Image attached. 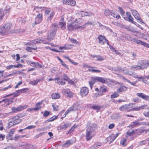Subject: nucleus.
<instances>
[{"label": "nucleus", "instance_id": "6ab92c4d", "mask_svg": "<svg viewBox=\"0 0 149 149\" xmlns=\"http://www.w3.org/2000/svg\"><path fill=\"white\" fill-rule=\"evenodd\" d=\"M56 33L54 31H51L48 35L47 39L48 40H52L55 35Z\"/></svg>", "mask_w": 149, "mask_h": 149}, {"label": "nucleus", "instance_id": "3c124183", "mask_svg": "<svg viewBox=\"0 0 149 149\" xmlns=\"http://www.w3.org/2000/svg\"><path fill=\"white\" fill-rule=\"evenodd\" d=\"M92 108L94 110H96L97 111L100 110L101 107L98 105H93L92 107Z\"/></svg>", "mask_w": 149, "mask_h": 149}, {"label": "nucleus", "instance_id": "2eb2a0df", "mask_svg": "<svg viewBox=\"0 0 149 149\" xmlns=\"http://www.w3.org/2000/svg\"><path fill=\"white\" fill-rule=\"evenodd\" d=\"M28 90L27 88H24L17 91L16 93H14V97H16L19 95L21 93H23Z\"/></svg>", "mask_w": 149, "mask_h": 149}, {"label": "nucleus", "instance_id": "c85d7f7f", "mask_svg": "<svg viewBox=\"0 0 149 149\" xmlns=\"http://www.w3.org/2000/svg\"><path fill=\"white\" fill-rule=\"evenodd\" d=\"M28 143H22L18 144V146L22 147L23 148L26 149L27 147Z\"/></svg>", "mask_w": 149, "mask_h": 149}, {"label": "nucleus", "instance_id": "864d4df0", "mask_svg": "<svg viewBox=\"0 0 149 149\" xmlns=\"http://www.w3.org/2000/svg\"><path fill=\"white\" fill-rule=\"evenodd\" d=\"M134 104L133 103H130L129 104H125L127 109L131 108L132 107V106L134 105Z\"/></svg>", "mask_w": 149, "mask_h": 149}, {"label": "nucleus", "instance_id": "dca6fc26", "mask_svg": "<svg viewBox=\"0 0 149 149\" xmlns=\"http://www.w3.org/2000/svg\"><path fill=\"white\" fill-rule=\"evenodd\" d=\"M55 82L58 84H61V85H64L65 82L63 79H61L59 78L58 77L55 78Z\"/></svg>", "mask_w": 149, "mask_h": 149}, {"label": "nucleus", "instance_id": "5701e85b", "mask_svg": "<svg viewBox=\"0 0 149 149\" xmlns=\"http://www.w3.org/2000/svg\"><path fill=\"white\" fill-rule=\"evenodd\" d=\"M147 104H144L141 105L139 107H136L133 108L134 111H139L140 110L142 109H144V108L147 107Z\"/></svg>", "mask_w": 149, "mask_h": 149}, {"label": "nucleus", "instance_id": "0eeeda50", "mask_svg": "<svg viewBox=\"0 0 149 149\" xmlns=\"http://www.w3.org/2000/svg\"><path fill=\"white\" fill-rule=\"evenodd\" d=\"M42 20V14L39 13L37 15L35 19V24H40Z\"/></svg>", "mask_w": 149, "mask_h": 149}, {"label": "nucleus", "instance_id": "8fccbe9b", "mask_svg": "<svg viewBox=\"0 0 149 149\" xmlns=\"http://www.w3.org/2000/svg\"><path fill=\"white\" fill-rule=\"evenodd\" d=\"M6 33V32L4 29H3L0 27V36L1 35L2 36L4 35Z\"/></svg>", "mask_w": 149, "mask_h": 149}, {"label": "nucleus", "instance_id": "a18cd8bd", "mask_svg": "<svg viewBox=\"0 0 149 149\" xmlns=\"http://www.w3.org/2000/svg\"><path fill=\"white\" fill-rule=\"evenodd\" d=\"M123 78L124 80H125L126 81L129 83L131 85L134 86H135V84L137 82V81H136L134 82L133 83H132L124 77H123Z\"/></svg>", "mask_w": 149, "mask_h": 149}, {"label": "nucleus", "instance_id": "f3484780", "mask_svg": "<svg viewBox=\"0 0 149 149\" xmlns=\"http://www.w3.org/2000/svg\"><path fill=\"white\" fill-rule=\"evenodd\" d=\"M13 98H6L3 99L2 100V102H4L5 103H6V105L8 106L10 105V104L13 103Z\"/></svg>", "mask_w": 149, "mask_h": 149}, {"label": "nucleus", "instance_id": "6e6d98bb", "mask_svg": "<svg viewBox=\"0 0 149 149\" xmlns=\"http://www.w3.org/2000/svg\"><path fill=\"white\" fill-rule=\"evenodd\" d=\"M93 145L94 146L95 148H98L99 147L101 146V143L99 142H97L96 143Z\"/></svg>", "mask_w": 149, "mask_h": 149}, {"label": "nucleus", "instance_id": "9b49d317", "mask_svg": "<svg viewBox=\"0 0 149 149\" xmlns=\"http://www.w3.org/2000/svg\"><path fill=\"white\" fill-rule=\"evenodd\" d=\"M99 43L101 45H104L105 43V41H107L105 37L102 35H100L98 37Z\"/></svg>", "mask_w": 149, "mask_h": 149}, {"label": "nucleus", "instance_id": "79ce46f5", "mask_svg": "<svg viewBox=\"0 0 149 149\" xmlns=\"http://www.w3.org/2000/svg\"><path fill=\"white\" fill-rule=\"evenodd\" d=\"M119 133H117L116 135H114L113 134H111L109 136V138L110 137H112L113 139L112 140V141H113L118 135Z\"/></svg>", "mask_w": 149, "mask_h": 149}, {"label": "nucleus", "instance_id": "37998d69", "mask_svg": "<svg viewBox=\"0 0 149 149\" xmlns=\"http://www.w3.org/2000/svg\"><path fill=\"white\" fill-rule=\"evenodd\" d=\"M104 14L106 16L110 15L111 14L112 11L108 9H106L104 11Z\"/></svg>", "mask_w": 149, "mask_h": 149}, {"label": "nucleus", "instance_id": "a211bd4d", "mask_svg": "<svg viewBox=\"0 0 149 149\" xmlns=\"http://www.w3.org/2000/svg\"><path fill=\"white\" fill-rule=\"evenodd\" d=\"M96 77H91V80L89 82V84L91 89H92L93 86L94 85V84L97 81V80H96Z\"/></svg>", "mask_w": 149, "mask_h": 149}, {"label": "nucleus", "instance_id": "680f3d73", "mask_svg": "<svg viewBox=\"0 0 149 149\" xmlns=\"http://www.w3.org/2000/svg\"><path fill=\"white\" fill-rule=\"evenodd\" d=\"M118 96V94L117 93H115L111 95V97L112 98H115Z\"/></svg>", "mask_w": 149, "mask_h": 149}, {"label": "nucleus", "instance_id": "ea45409f", "mask_svg": "<svg viewBox=\"0 0 149 149\" xmlns=\"http://www.w3.org/2000/svg\"><path fill=\"white\" fill-rule=\"evenodd\" d=\"M40 81V79H38L30 82V83L33 85L37 84L38 82Z\"/></svg>", "mask_w": 149, "mask_h": 149}, {"label": "nucleus", "instance_id": "de8ad7c7", "mask_svg": "<svg viewBox=\"0 0 149 149\" xmlns=\"http://www.w3.org/2000/svg\"><path fill=\"white\" fill-rule=\"evenodd\" d=\"M96 57L97 58L96 60L99 61H102L104 60V58L100 56L97 55Z\"/></svg>", "mask_w": 149, "mask_h": 149}, {"label": "nucleus", "instance_id": "ddd939ff", "mask_svg": "<svg viewBox=\"0 0 149 149\" xmlns=\"http://www.w3.org/2000/svg\"><path fill=\"white\" fill-rule=\"evenodd\" d=\"M11 118L15 125L19 123L22 121L21 120L18 116H15Z\"/></svg>", "mask_w": 149, "mask_h": 149}, {"label": "nucleus", "instance_id": "aec40b11", "mask_svg": "<svg viewBox=\"0 0 149 149\" xmlns=\"http://www.w3.org/2000/svg\"><path fill=\"white\" fill-rule=\"evenodd\" d=\"M141 123H139L137 120H135L134 122L131 123L129 127H130L133 128L136 127L137 126L140 125Z\"/></svg>", "mask_w": 149, "mask_h": 149}, {"label": "nucleus", "instance_id": "c03bdc74", "mask_svg": "<svg viewBox=\"0 0 149 149\" xmlns=\"http://www.w3.org/2000/svg\"><path fill=\"white\" fill-rule=\"evenodd\" d=\"M111 15L114 17H116L118 19L120 18V17L119 14H116L114 13H112V12Z\"/></svg>", "mask_w": 149, "mask_h": 149}, {"label": "nucleus", "instance_id": "b1692460", "mask_svg": "<svg viewBox=\"0 0 149 149\" xmlns=\"http://www.w3.org/2000/svg\"><path fill=\"white\" fill-rule=\"evenodd\" d=\"M12 26V24L10 23L6 24L3 26V29L6 32Z\"/></svg>", "mask_w": 149, "mask_h": 149}, {"label": "nucleus", "instance_id": "473e14b6", "mask_svg": "<svg viewBox=\"0 0 149 149\" xmlns=\"http://www.w3.org/2000/svg\"><path fill=\"white\" fill-rule=\"evenodd\" d=\"M27 107V105H25L22 106H19L18 107L17 109L18 112L21 111L24 109H26Z\"/></svg>", "mask_w": 149, "mask_h": 149}, {"label": "nucleus", "instance_id": "2f4dec72", "mask_svg": "<svg viewBox=\"0 0 149 149\" xmlns=\"http://www.w3.org/2000/svg\"><path fill=\"white\" fill-rule=\"evenodd\" d=\"M65 24L62 22L59 23L58 26V28H61L62 29L64 30L65 29Z\"/></svg>", "mask_w": 149, "mask_h": 149}, {"label": "nucleus", "instance_id": "393cba45", "mask_svg": "<svg viewBox=\"0 0 149 149\" xmlns=\"http://www.w3.org/2000/svg\"><path fill=\"white\" fill-rule=\"evenodd\" d=\"M141 68L139 65H132L130 67V69L132 70H138L141 69Z\"/></svg>", "mask_w": 149, "mask_h": 149}, {"label": "nucleus", "instance_id": "39448f33", "mask_svg": "<svg viewBox=\"0 0 149 149\" xmlns=\"http://www.w3.org/2000/svg\"><path fill=\"white\" fill-rule=\"evenodd\" d=\"M131 11L132 15L138 21L140 22H142V19L140 17V15L136 10H131Z\"/></svg>", "mask_w": 149, "mask_h": 149}, {"label": "nucleus", "instance_id": "e433bc0d", "mask_svg": "<svg viewBox=\"0 0 149 149\" xmlns=\"http://www.w3.org/2000/svg\"><path fill=\"white\" fill-rule=\"evenodd\" d=\"M42 104V102H38L36 104V107L34 108H36V110H38L41 108L40 105H41Z\"/></svg>", "mask_w": 149, "mask_h": 149}, {"label": "nucleus", "instance_id": "6e6552de", "mask_svg": "<svg viewBox=\"0 0 149 149\" xmlns=\"http://www.w3.org/2000/svg\"><path fill=\"white\" fill-rule=\"evenodd\" d=\"M63 3L71 6H75L76 4V2L74 0H63Z\"/></svg>", "mask_w": 149, "mask_h": 149}, {"label": "nucleus", "instance_id": "603ef678", "mask_svg": "<svg viewBox=\"0 0 149 149\" xmlns=\"http://www.w3.org/2000/svg\"><path fill=\"white\" fill-rule=\"evenodd\" d=\"M118 10L120 13L122 15H124L125 14V11L123 10L122 8L120 7H118Z\"/></svg>", "mask_w": 149, "mask_h": 149}, {"label": "nucleus", "instance_id": "c756f323", "mask_svg": "<svg viewBox=\"0 0 149 149\" xmlns=\"http://www.w3.org/2000/svg\"><path fill=\"white\" fill-rule=\"evenodd\" d=\"M135 133V132L133 130H128L126 133V135L130 136L132 135Z\"/></svg>", "mask_w": 149, "mask_h": 149}, {"label": "nucleus", "instance_id": "f03ea898", "mask_svg": "<svg viewBox=\"0 0 149 149\" xmlns=\"http://www.w3.org/2000/svg\"><path fill=\"white\" fill-rule=\"evenodd\" d=\"M81 19H76L75 21L68 23L67 24L68 29V31H72L74 29H79L81 26H80V24L81 23Z\"/></svg>", "mask_w": 149, "mask_h": 149}, {"label": "nucleus", "instance_id": "7ed1b4c3", "mask_svg": "<svg viewBox=\"0 0 149 149\" xmlns=\"http://www.w3.org/2000/svg\"><path fill=\"white\" fill-rule=\"evenodd\" d=\"M128 40L129 41H133L138 44H140L141 45H143L144 46L146 47H149V44L146 43V42L141 41L140 40H138L135 38H133L130 36Z\"/></svg>", "mask_w": 149, "mask_h": 149}, {"label": "nucleus", "instance_id": "4be33fe9", "mask_svg": "<svg viewBox=\"0 0 149 149\" xmlns=\"http://www.w3.org/2000/svg\"><path fill=\"white\" fill-rule=\"evenodd\" d=\"M63 91L64 93L67 96L70 97H72L73 95L72 93L71 92L69 89H66L64 90Z\"/></svg>", "mask_w": 149, "mask_h": 149}, {"label": "nucleus", "instance_id": "4d7b16f0", "mask_svg": "<svg viewBox=\"0 0 149 149\" xmlns=\"http://www.w3.org/2000/svg\"><path fill=\"white\" fill-rule=\"evenodd\" d=\"M76 127L75 125H74L68 131V134H70L74 130L75 128Z\"/></svg>", "mask_w": 149, "mask_h": 149}, {"label": "nucleus", "instance_id": "1a4fd4ad", "mask_svg": "<svg viewBox=\"0 0 149 149\" xmlns=\"http://www.w3.org/2000/svg\"><path fill=\"white\" fill-rule=\"evenodd\" d=\"M96 80H97V81H99L103 83H106L110 81L109 79L102 77H96Z\"/></svg>", "mask_w": 149, "mask_h": 149}, {"label": "nucleus", "instance_id": "49530a36", "mask_svg": "<svg viewBox=\"0 0 149 149\" xmlns=\"http://www.w3.org/2000/svg\"><path fill=\"white\" fill-rule=\"evenodd\" d=\"M26 135H15L14 137L15 140H17L21 139L25 136Z\"/></svg>", "mask_w": 149, "mask_h": 149}, {"label": "nucleus", "instance_id": "4468645a", "mask_svg": "<svg viewBox=\"0 0 149 149\" xmlns=\"http://www.w3.org/2000/svg\"><path fill=\"white\" fill-rule=\"evenodd\" d=\"M43 43L44 44H47L48 42H45L42 39H37L35 40L32 41L30 44L32 45L33 43L36 44V43Z\"/></svg>", "mask_w": 149, "mask_h": 149}, {"label": "nucleus", "instance_id": "338daca9", "mask_svg": "<svg viewBox=\"0 0 149 149\" xmlns=\"http://www.w3.org/2000/svg\"><path fill=\"white\" fill-rule=\"evenodd\" d=\"M52 106L54 110L57 111L58 110V106L55 104H52Z\"/></svg>", "mask_w": 149, "mask_h": 149}, {"label": "nucleus", "instance_id": "20e7f679", "mask_svg": "<svg viewBox=\"0 0 149 149\" xmlns=\"http://www.w3.org/2000/svg\"><path fill=\"white\" fill-rule=\"evenodd\" d=\"M139 65L141 68V70H143L147 68L146 61L144 60H140L138 61Z\"/></svg>", "mask_w": 149, "mask_h": 149}, {"label": "nucleus", "instance_id": "09e8293b", "mask_svg": "<svg viewBox=\"0 0 149 149\" xmlns=\"http://www.w3.org/2000/svg\"><path fill=\"white\" fill-rule=\"evenodd\" d=\"M37 49V47H35V48H33V47H26V50L29 52H31L32 50V49L33 50H36Z\"/></svg>", "mask_w": 149, "mask_h": 149}, {"label": "nucleus", "instance_id": "a878e982", "mask_svg": "<svg viewBox=\"0 0 149 149\" xmlns=\"http://www.w3.org/2000/svg\"><path fill=\"white\" fill-rule=\"evenodd\" d=\"M52 98L54 99H56L60 98V95L59 93H53L52 94Z\"/></svg>", "mask_w": 149, "mask_h": 149}, {"label": "nucleus", "instance_id": "412c9836", "mask_svg": "<svg viewBox=\"0 0 149 149\" xmlns=\"http://www.w3.org/2000/svg\"><path fill=\"white\" fill-rule=\"evenodd\" d=\"M127 90V88L125 86H121L117 89V91L118 92H122L126 91Z\"/></svg>", "mask_w": 149, "mask_h": 149}, {"label": "nucleus", "instance_id": "c9c22d12", "mask_svg": "<svg viewBox=\"0 0 149 149\" xmlns=\"http://www.w3.org/2000/svg\"><path fill=\"white\" fill-rule=\"evenodd\" d=\"M15 132V129H11L9 132L8 134V136L9 137H12L14 134Z\"/></svg>", "mask_w": 149, "mask_h": 149}, {"label": "nucleus", "instance_id": "f257e3e1", "mask_svg": "<svg viewBox=\"0 0 149 149\" xmlns=\"http://www.w3.org/2000/svg\"><path fill=\"white\" fill-rule=\"evenodd\" d=\"M85 137L87 141L91 139L95 134V131L97 127L95 124H91L90 122H88Z\"/></svg>", "mask_w": 149, "mask_h": 149}, {"label": "nucleus", "instance_id": "cd10ccee", "mask_svg": "<svg viewBox=\"0 0 149 149\" xmlns=\"http://www.w3.org/2000/svg\"><path fill=\"white\" fill-rule=\"evenodd\" d=\"M73 143L70 140H69L66 141L63 144L62 146L63 147H66L72 144Z\"/></svg>", "mask_w": 149, "mask_h": 149}, {"label": "nucleus", "instance_id": "69168bd1", "mask_svg": "<svg viewBox=\"0 0 149 149\" xmlns=\"http://www.w3.org/2000/svg\"><path fill=\"white\" fill-rule=\"evenodd\" d=\"M119 109L120 111H124L127 109L125 104L121 106Z\"/></svg>", "mask_w": 149, "mask_h": 149}, {"label": "nucleus", "instance_id": "bb28decb", "mask_svg": "<svg viewBox=\"0 0 149 149\" xmlns=\"http://www.w3.org/2000/svg\"><path fill=\"white\" fill-rule=\"evenodd\" d=\"M52 30V31H54L56 33V31L58 28V25L56 23H54L51 25Z\"/></svg>", "mask_w": 149, "mask_h": 149}, {"label": "nucleus", "instance_id": "4c0bfd02", "mask_svg": "<svg viewBox=\"0 0 149 149\" xmlns=\"http://www.w3.org/2000/svg\"><path fill=\"white\" fill-rule=\"evenodd\" d=\"M26 62L28 65L33 67H35L36 63L32 61H26Z\"/></svg>", "mask_w": 149, "mask_h": 149}, {"label": "nucleus", "instance_id": "0e129e2a", "mask_svg": "<svg viewBox=\"0 0 149 149\" xmlns=\"http://www.w3.org/2000/svg\"><path fill=\"white\" fill-rule=\"evenodd\" d=\"M36 127V126L34 125H29L27 127H26L24 129H33L35 128Z\"/></svg>", "mask_w": 149, "mask_h": 149}, {"label": "nucleus", "instance_id": "7c9ffc66", "mask_svg": "<svg viewBox=\"0 0 149 149\" xmlns=\"http://www.w3.org/2000/svg\"><path fill=\"white\" fill-rule=\"evenodd\" d=\"M127 140L126 139H123L120 140V144H121L123 146H126L127 144Z\"/></svg>", "mask_w": 149, "mask_h": 149}, {"label": "nucleus", "instance_id": "a19ab883", "mask_svg": "<svg viewBox=\"0 0 149 149\" xmlns=\"http://www.w3.org/2000/svg\"><path fill=\"white\" fill-rule=\"evenodd\" d=\"M120 117L119 114L116 113L113 115L111 116V118L113 119H116L120 118Z\"/></svg>", "mask_w": 149, "mask_h": 149}, {"label": "nucleus", "instance_id": "052dcab7", "mask_svg": "<svg viewBox=\"0 0 149 149\" xmlns=\"http://www.w3.org/2000/svg\"><path fill=\"white\" fill-rule=\"evenodd\" d=\"M146 140H144L142 141H140L138 143V145L141 146L146 144Z\"/></svg>", "mask_w": 149, "mask_h": 149}, {"label": "nucleus", "instance_id": "774afa93", "mask_svg": "<svg viewBox=\"0 0 149 149\" xmlns=\"http://www.w3.org/2000/svg\"><path fill=\"white\" fill-rule=\"evenodd\" d=\"M4 13L2 10H0V20L3 18Z\"/></svg>", "mask_w": 149, "mask_h": 149}, {"label": "nucleus", "instance_id": "bf43d9fd", "mask_svg": "<svg viewBox=\"0 0 149 149\" xmlns=\"http://www.w3.org/2000/svg\"><path fill=\"white\" fill-rule=\"evenodd\" d=\"M128 21L134 23V24H135L136 23V22H134L133 21V19L132 17L131 16L130 17H129L128 18Z\"/></svg>", "mask_w": 149, "mask_h": 149}, {"label": "nucleus", "instance_id": "13d9d810", "mask_svg": "<svg viewBox=\"0 0 149 149\" xmlns=\"http://www.w3.org/2000/svg\"><path fill=\"white\" fill-rule=\"evenodd\" d=\"M9 122L8 123V125L10 127L15 125L14 123L13 122L12 120V119L11 118L9 119Z\"/></svg>", "mask_w": 149, "mask_h": 149}, {"label": "nucleus", "instance_id": "72a5a7b5", "mask_svg": "<svg viewBox=\"0 0 149 149\" xmlns=\"http://www.w3.org/2000/svg\"><path fill=\"white\" fill-rule=\"evenodd\" d=\"M37 148L35 146L31 144H29L28 143L27 147V149H36Z\"/></svg>", "mask_w": 149, "mask_h": 149}, {"label": "nucleus", "instance_id": "f8f14e48", "mask_svg": "<svg viewBox=\"0 0 149 149\" xmlns=\"http://www.w3.org/2000/svg\"><path fill=\"white\" fill-rule=\"evenodd\" d=\"M136 95L138 96L145 100H149V96L147 95L142 93H137Z\"/></svg>", "mask_w": 149, "mask_h": 149}, {"label": "nucleus", "instance_id": "e2e57ef3", "mask_svg": "<svg viewBox=\"0 0 149 149\" xmlns=\"http://www.w3.org/2000/svg\"><path fill=\"white\" fill-rule=\"evenodd\" d=\"M11 110L12 112L15 113L18 112L17 108L13 107L11 108Z\"/></svg>", "mask_w": 149, "mask_h": 149}, {"label": "nucleus", "instance_id": "5fc2aeb1", "mask_svg": "<svg viewBox=\"0 0 149 149\" xmlns=\"http://www.w3.org/2000/svg\"><path fill=\"white\" fill-rule=\"evenodd\" d=\"M70 42L74 44H78L79 42H78L77 41V40L73 38H69Z\"/></svg>", "mask_w": 149, "mask_h": 149}, {"label": "nucleus", "instance_id": "58836bf2", "mask_svg": "<svg viewBox=\"0 0 149 149\" xmlns=\"http://www.w3.org/2000/svg\"><path fill=\"white\" fill-rule=\"evenodd\" d=\"M107 91L106 87L105 86L100 87L99 89V92H104Z\"/></svg>", "mask_w": 149, "mask_h": 149}, {"label": "nucleus", "instance_id": "f704fd0d", "mask_svg": "<svg viewBox=\"0 0 149 149\" xmlns=\"http://www.w3.org/2000/svg\"><path fill=\"white\" fill-rule=\"evenodd\" d=\"M55 14L54 12H52L50 14L49 16L47 18V20L48 21H50L52 19Z\"/></svg>", "mask_w": 149, "mask_h": 149}, {"label": "nucleus", "instance_id": "9d476101", "mask_svg": "<svg viewBox=\"0 0 149 149\" xmlns=\"http://www.w3.org/2000/svg\"><path fill=\"white\" fill-rule=\"evenodd\" d=\"M78 14L79 15H81L82 17H85L86 16H92L93 14L91 12H86L83 11L79 12Z\"/></svg>", "mask_w": 149, "mask_h": 149}, {"label": "nucleus", "instance_id": "423d86ee", "mask_svg": "<svg viewBox=\"0 0 149 149\" xmlns=\"http://www.w3.org/2000/svg\"><path fill=\"white\" fill-rule=\"evenodd\" d=\"M89 90L88 88L86 87H83L81 88L80 90V95L82 97L85 96L88 93Z\"/></svg>", "mask_w": 149, "mask_h": 149}]
</instances>
